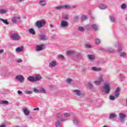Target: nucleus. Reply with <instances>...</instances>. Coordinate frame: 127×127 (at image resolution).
Wrapping results in <instances>:
<instances>
[{"label":"nucleus","mask_w":127,"mask_h":127,"mask_svg":"<svg viewBox=\"0 0 127 127\" xmlns=\"http://www.w3.org/2000/svg\"><path fill=\"white\" fill-rule=\"evenodd\" d=\"M101 89L102 92H104L105 94H109L111 91V84L109 82H105Z\"/></svg>","instance_id":"1"},{"label":"nucleus","mask_w":127,"mask_h":127,"mask_svg":"<svg viewBox=\"0 0 127 127\" xmlns=\"http://www.w3.org/2000/svg\"><path fill=\"white\" fill-rule=\"evenodd\" d=\"M104 82V75L100 74L98 76V80L94 81V84H95V85H100Z\"/></svg>","instance_id":"2"},{"label":"nucleus","mask_w":127,"mask_h":127,"mask_svg":"<svg viewBox=\"0 0 127 127\" xmlns=\"http://www.w3.org/2000/svg\"><path fill=\"white\" fill-rule=\"evenodd\" d=\"M10 38L12 39V40H14L15 41H19L21 38L18 33H13L11 34Z\"/></svg>","instance_id":"3"},{"label":"nucleus","mask_w":127,"mask_h":127,"mask_svg":"<svg viewBox=\"0 0 127 127\" xmlns=\"http://www.w3.org/2000/svg\"><path fill=\"white\" fill-rule=\"evenodd\" d=\"M45 23H46V22L43 20H39L37 21L35 23L36 26L37 27H38L39 28H41L43 26V25H45Z\"/></svg>","instance_id":"4"},{"label":"nucleus","mask_w":127,"mask_h":127,"mask_svg":"<svg viewBox=\"0 0 127 127\" xmlns=\"http://www.w3.org/2000/svg\"><path fill=\"white\" fill-rule=\"evenodd\" d=\"M68 21L65 20H62L60 24V26L61 28H65L68 27Z\"/></svg>","instance_id":"5"},{"label":"nucleus","mask_w":127,"mask_h":127,"mask_svg":"<svg viewBox=\"0 0 127 127\" xmlns=\"http://www.w3.org/2000/svg\"><path fill=\"white\" fill-rule=\"evenodd\" d=\"M57 65V61L55 60L51 61L49 63V68H55Z\"/></svg>","instance_id":"6"},{"label":"nucleus","mask_w":127,"mask_h":127,"mask_svg":"<svg viewBox=\"0 0 127 127\" xmlns=\"http://www.w3.org/2000/svg\"><path fill=\"white\" fill-rule=\"evenodd\" d=\"M45 48V45L44 44H41L39 45H37L36 47V51H42L43 49Z\"/></svg>","instance_id":"7"},{"label":"nucleus","mask_w":127,"mask_h":127,"mask_svg":"<svg viewBox=\"0 0 127 127\" xmlns=\"http://www.w3.org/2000/svg\"><path fill=\"white\" fill-rule=\"evenodd\" d=\"M16 80L20 83H23L24 82V77L21 75H18L15 77Z\"/></svg>","instance_id":"8"},{"label":"nucleus","mask_w":127,"mask_h":127,"mask_svg":"<svg viewBox=\"0 0 127 127\" xmlns=\"http://www.w3.org/2000/svg\"><path fill=\"white\" fill-rule=\"evenodd\" d=\"M71 7L69 5H63L62 6H58L56 7V9L58 10H61L62 8H70Z\"/></svg>","instance_id":"9"},{"label":"nucleus","mask_w":127,"mask_h":127,"mask_svg":"<svg viewBox=\"0 0 127 127\" xmlns=\"http://www.w3.org/2000/svg\"><path fill=\"white\" fill-rule=\"evenodd\" d=\"M120 92H121V89L119 87H117L114 93V96L116 98H119V96H120Z\"/></svg>","instance_id":"10"},{"label":"nucleus","mask_w":127,"mask_h":127,"mask_svg":"<svg viewBox=\"0 0 127 127\" xmlns=\"http://www.w3.org/2000/svg\"><path fill=\"white\" fill-rule=\"evenodd\" d=\"M73 124L74 126H76V127L80 126V123L79 122V120L77 118H74L72 120Z\"/></svg>","instance_id":"11"},{"label":"nucleus","mask_w":127,"mask_h":127,"mask_svg":"<svg viewBox=\"0 0 127 127\" xmlns=\"http://www.w3.org/2000/svg\"><path fill=\"white\" fill-rule=\"evenodd\" d=\"M104 51H107V52H110V53H114V52H116V50L109 47L105 49Z\"/></svg>","instance_id":"12"},{"label":"nucleus","mask_w":127,"mask_h":127,"mask_svg":"<svg viewBox=\"0 0 127 127\" xmlns=\"http://www.w3.org/2000/svg\"><path fill=\"white\" fill-rule=\"evenodd\" d=\"M73 92L76 96H81L82 95V91L79 89L74 90Z\"/></svg>","instance_id":"13"},{"label":"nucleus","mask_w":127,"mask_h":127,"mask_svg":"<svg viewBox=\"0 0 127 127\" xmlns=\"http://www.w3.org/2000/svg\"><path fill=\"white\" fill-rule=\"evenodd\" d=\"M92 71H94L95 72H100L102 70L101 67H97L96 66H92L91 67Z\"/></svg>","instance_id":"14"},{"label":"nucleus","mask_w":127,"mask_h":127,"mask_svg":"<svg viewBox=\"0 0 127 127\" xmlns=\"http://www.w3.org/2000/svg\"><path fill=\"white\" fill-rule=\"evenodd\" d=\"M39 4L41 6H45L46 5V0H41L39 1Z\"/></svg>","instance_id":"15"},{"label":"nucleus","mask_w":127,"mask_h":127,"mask_svg":"<svg viewBox=\"0 0 127 127\" xmlns=\"http://www.w3.org/2000/svg\"><path fill=\"white\" fill-rule=\"evenodd\" d=\"M125 118H126V115H125L124 113H120L119 120H120V121L123 122L124 120H125Z\"/></svg>","instance_id":"16"},{"label":"nucleus","mask_w":127,"mask_h":127,"mask_svg":"<svg viewBox=\"0 0 127 127\" xmlns=\"http://www.w3.org/2000/svg\"><path fill=\"white\" fill-rule=\"evenodd\" d=\"M23 112L25 116H29V114H30V111L26 108L23 109Z\"/></svg>","instance_id":"17"},{"label":"nucleus","mask_w":127,"mask_h":127,"mask_svg":"<svg viewBox=\"0 0 127 127\" xmlns=\"http://www.w3.org/2000/svg\"><path fill=\"white\" fill-rule=\"evenodd\" d=\"M98 7L100 9H106V8H107V5H106V4L102 3L98 6Z\"/></svg>","instance_id":"18"},{"label":"nucleus","mask_w":127,"mask_h":127,"mask_svg":"<svg viewBox=\"0 0 127 127\" xmlns=\"http://www.w3.org/2000/svg\"><path fill=\"white\" fill-rule=\"evenodd\" d=\"M95 58H96V57L95 56V55H88V59H89V60H90L91 61H94Z\"/></svg>","instance_id":"19"},{"label":"nucleus","mask_w":127,"mask_h":127,"mask_svg":"<svg viewBox=\"0 0 127 127\" xmlns=\"http://www.w3.org/2000/svg\"><path fill=\"white\" fill-rule=\"evenodd\" d=\"M39 37L41 40L45 41L47 39V37L45 35H39Z\"/></svg>","instance_id":"20"},{"label":"nucleus","mask_w":127,"mask_h":127,"mask_svg":"<svg viewBox=\"0 0 127 127\" xmlns=\"http://www.w3.org/2000/svg\"><path fill=\"white\" fill-rule=\"evenodd\" d=\"M28 81H30V82H35V78L33 76H30L27 78Z\"/></svg>","instance_id":"21"},{"label":"nucleus","mask_w":127,"mask_h":127,"mask_svg":"<svg viewBox=\"0 0 127 127\" xmlns=\"http://www.w3.org/2000/svg\"><path fill=\"white\" fill-rule=\"evenodd\" d=\"M15 51H16V52H17V53H19L20 52H22V51H23V48L22 47H18V48H16Z\"/></svg>","instance_id":"22"},{"label":"nucleus","mask_w":127,"mask_h":127,"mask_svg":"<svg viewBox=\"0 0 127 127\" xmlns=\"http://www.w3.org/2000/svg\"><path fill=\"white\" fill-rule=\"evenodd\" d=\"M41 79H42V77H41V76L39 75H37L35 77V82H37V81H39L41 80Z\"/></svg>","instance_id":"23"},{"label":"nucleus","mask_w":127,"mask_h":127,"mask_svg":"<svg viewBox=\"0 0 127 127\" xmlns=\"http://www.w3.org/2000/svg\"><path fill=\"white\" fill-rule=\"evenodd\" d=\"M29 32L30 34H32V35H35V30H34L33 28L29 29Z\"/></svg>","instance_id":"24"},{"label":"nucleus","mask_w":127,"mask_h":127,"mask_svg":"<svg viewBox=\"0 0 127 127\" xmlns=\"http://www.w3.org/2000/svg\"><path fill=\"white\" fill-rule=\"evenodd\" d=\"M0 21H2L3 23H4L6 25H8V24H9L8 22H7V19H3L2 18H0Z\"/></svg>","instance_id":"25"},{"label":"nucleus","mask_w":127,"mask_h":127,"mask_svg":"<svg viewBox=\"0 0 127 127\" xmlns=\"http://www.w3.org/2000/svg\"><path fill=\"white\" fill-rule=\"evenodd\" d=\"M115 118H117V114H111L110 115L109 119L110 120H112L113 119H115Z\"/></svg>","instance_id":"26"},{"label":"nucleus","mask_w":127,"mask_h":127,"mask_svg":"<svg viewBox=\"0 0 127 127\" xmlns=\"http://www.w3.org/2000/svg\"><path fill=\"white\" fill-rule=\"evenodd\" d=\"M55 126L56 127H61V123H60L59 120H58L57 122H56Z\"/></svg>","instance_id":"27"},{"label":"nucleus","mask_w":127,"mask_h":127,"mask_svg":"<svg viewBox=\"0 0 127 127\" xmlns=\"http://www.w3.org/2000/svg\"><path fill=\"white\" fill-rule=\"evenodd\" d=\"M74 53H75V52L73 51H67L66 52V54L67 56L72 55V54H74Z\"/></svg>","instance_id":"28"},{"label":"nucleus","mask_w":127,"mask_h":127,"mask_svg":"<svg viewBox=\"0 0 127 127\" xmlns=\"http://www.w3.org/2000/svg\"><path fill=\"white\" fill-rule=\"evenodd\" d=\"M127 4L126 3H123L121 5V8H122V9L125 10L127 8Z\"/></svg>","instance_id":"29"},{"label":"nucleus","mask_w":127,"mask_h":127,"mask_svg":"<svg viewBox=\"0 0 127 127\" xmlns=\"http://www.w3.org/2000/svg\"><path fill=\"white\" fill-rule=\"evenodd\" d=\"M78 30L81 32H84V31H85V28L82 26H79L78 28Z\"/></svg>","instance_id":"30"},{"label":"nucleus","mask_w":127,"mask_h":127,"mask_svg":"<svg viewBox=\"0 0 127 127\" xmlns=\"http://www.w3.org/2000/svg\"><path fill=\"white\" fill-rule=\"evenodd\" d=\"M42 93L43 94H46V90H45V89L43 88H41L40 90V94H42Z\"/></svg>","instance_id":"31"},{"label":"nucleus","mask_w":127,"mask_h":127,"mask_svg":"<svg viewBox=\"0 0 127 127\" xmlns=\"http://www.w3.org/2000/svg\"><path fill=\"white\" fill-rule=\"evenodd\" d=\"M0 104H2V105H7L8 104V101L6 100H2L0 101Z\"/></svg>","instance_id":"32"},{"label":"nucleus","mask_w":127,"mask_h":127,"mask_svg":"<svg viewBox=\"0 0 127 127\" xmlns=\"http://www.w3.org/2000/svg\"><path fill=\"white\" fill-rule=\"evenodd\" d=\"M127 56V53L126 52H122L120 54V57H126Z\"/></svg>","instance_id":"33"},{"label":"nucleus","mask_w":127,"mask_h":127,"mask_svg":"<svg viewBox=\"0 0 127 127\" xmlns=\"http://www.w3.org/2000/svg\"><path fill=\"white\" fill-rule=\"evenodd\" d=\"M6 10L3 9H0V13L1 14H4L5 13H6Z\"/></svg>","instance_id":"34"},{"label":"nucleus","mask_w":127,"mask_h":127,"mask_svg":"<svg viewBox=\"0 0 127 127\" xmlns=\"http://www.w3.org/2000/svg\"><path fill=\"white\" fill-rule=\"evenodd\" d=\"M81 19L82 21H84V20L88 19V17L86 15H82L81 17Z\"/></svg>","instance_id":"35"},{"label":"nucleus","mask_w":127,"mask_h":127,"mask_svg":"<svg viewBox=\"0 0 127 127\" xmlns=\"http://www.w3.org/2000/svg\"><path fill=\"white\" fill-rule=\"evenodd\" d=\"M91 26L94 29V30L97 31L98 30V26L96 24L91 25Z\"/></svg>","instance_id":"36"},{"label":"nucleus","mask_w":127,"mask_h":127,"mask_svg":"<svg viewBox=\"0 0 127 127\" xmlns=\"http://www.w3.org/2000/svg\"><path fill=\"white\" fill-rule=\"evenodd\" d=\"M95 44H97L98 45H99V44H100V43H101V40H100V39H96L95 40Z\"/></svg>","instance_id":"37"},{"label":"nucleus","mask_w":127,"mask_h":127,"mask_svg":"<svg viewBox=\"0 0 127 127\" xmlns=\"http://www.w3.org/2000/svg\"><path fill=\"white\" fill-rule=\"evenodd\" d=\"M66 82L67 84H71V83H72V79L71 78H67L66 80Z\"/></svg>","instance_id":"38"},{"label":"nucleus","mask_w":127,"mask_h":127,"mask_svg":"<svg viewBox=\"0 0 127 127\" xmlns=\"http://www.w3.org/2000/svg\"><path fill=\"white\" fill-rule=\"evenodd\" d=\"M113 46L114 48H117V47H119V42H116L113 44Z\"/></svg>","instance_id":"39"},{"label":"nucleus","mask_w":127,"mask_h":127,"mask_svg":"<svg viewBox=\"0 0 127 127\" xmlns=\"http://www.w3.org/2000/svg\"><path fill=\"white\" fill-rule=\"evenodd\" d=\"M58 56L59 58H60V59H62L63 60H64L65 59V57H64V56H63V55H59Z\"/></svg>","instance_id":"40"},{"label":"nucleus","mask_w":127,"mask_h":127,"mask_svg":"<svg viewBox=\"0 0 127 127\" xmlns=\"http://www.w3.org/2000/svg\"><path fill=\"white\" fill-rule=\"evenodd\" d=\"M12 21L13 23H16L17 22V19H16V17H14L12 19Z\"/></svg>","instance_id":"41"},{"label":"nucleus","mask_w":127,"mask_h":127,"mask_svg":"<svg viewBox=\"0 0 127 127\" xmlns=\"http://www.w3.org/2000/svg\"><path fill=\"white\" fill-rule=\"evenodd\" d=\"M25 94L26 95H32V91H25Z\"/></svg>","instance_id":"42"},{"label":"nucleus","mask_w":127,"mask_h":127,"mask_svg":"<svg viewBox=\"0 0 127 127\" xmlns=\"http://www.w3.org/2000/svg\"><path fill=\"white\" fill-rule=\"evenodd\" d=\"M64 117L68 118V117H70V116H71V114H70V113H65L64 114Z\"/></svg>","instance_id":"43"},{"label":"nucleus","mask_w":127,"mask_h":127,"mask_svg":"<svg viewBox=\"0 0 127 127\" xmlns=\"http://www.w3.org/2000/svg\"><path fill=\"white\" fill-rule=\"evenodd\" d=\"M110 100H111V101H115V100H116V97H115V96H110Z\"/></svg>","instance_id":"44"},{"label":"nucleus","mask_w":127,"mask_h":127,"mask_svg":"<svg viewBox=\"0 0 127 127\" xmlns=\"http://www.w3.org/2000/svg\"><path fill=\"white\" fill-rule=\"evenodd\" d=\"M33 92H34V93H40V91L39 90H38V89H37L34 88L33 89Z\"/></svg>","instance_id":"45"},{"label":"nucleus","mask_w":127,"mask_h":127,"mask_svg":"<svg viewBox=\"0 0 127 127\" xmlns=\"http://www.w3.org/2000/svg\"><path fill=\"white\" fill-rule=\"evenodd\" d=\"M57 118L60 119V118H62V114L59 113L57 114Z\"/></svg>","instance_id":"46"},{"label":"nucleus","mask_w":127,"mask_h":127,"mask_svg":"<svg viewBox=\"0 0 127 127\" xmlns=\"http://www.w3.org/2000/svg\"><path fill=\"white\" fill-rule=\"evenodd\" d=\"M110 20L112 21V22H115L116 19H115V17H110Z\"/></svg>","instance_id":"47"},{"label":"nucleus","mask_w":127,"mask_h":127,"mask_svg":"<svg viewBox=\"0 0 127 127\" xmlns=\"http://www.w3.org/2000/svg\"><path fill=\"white\" fill-rule=\"evenodd\" d=\"M123 49L124 48H123V47H119L118 49V52H122V51H123Z\"/></svg>","instance_id":"48"},{"label":"nucleus","mask_w":127,"mask_h":127,"mask_svg":"<svg viewBox=\"0 0 127 127\" xmlns=\"http://www.w3.org/2000/svg\"><path fill=\"white\" fill-rule=\"evenodd\" d=\"M63 18H64V19H65V20L68 19V15H67V14L64 15L63 16Z\"/></svg>","instance_id":"49"},{"label":"nucleus","mask_w":127,"mask_h":127,"mask_svg":"<svg viewBox=\"0 0 127 127\" xmlns=\"http://www.w3.org/2000/svg\"><path fill=\"white\" fill-rule=\"evenodd\" d=\"M66 121H67V119H66L65 118H61V122L62 123H63V122H66Z\"/></svg>","instance_id":"50"},{"label":"nucleus","mask_w":127,"mask_h":127,"mask_svg":"<svg viewBox=\"0 0 127 127\" xmlns=\"http://www.w3.org/2000/svg\"><path fill=\"white\" fill-rule=\"evenodd\" d=\"M86 47H87V48H92V45L87 44L86 45Z\"/></svg>","instance_id":"51"},{"label":"nucleus","mask_w":127,"mask_h":127,"mask_svg":"<svg viewBox=\"0 0 127 127\" xmlns=\"http://www.w3.org/2000/svg\"><path fill=\"white\" fill-rule=\"evenodd\" d=\"M88 87H89V88H92L93 87V84L92 83H88Z\"/></svg>","instance_id":"52"},{"label":"nucleus","mask_w":127,"mask_h":127,"mask_svg":"<svg viewBox=\"0 0 127 127\" xmlns=\"http://www.w3.org/2000/svg\"><path fill=\"white\" fill-rule=\"evenodd\" d=\"M74 18L75 20H77V19H79V16H74Z\"/></svg>","instance_id":"53"},{"label":"nucleus","mask_w":127,"mask_h":127,"mask_svg":"<svg viewBox=\"0 0 127 127\" xmlns=\"http://www.w3.org/2000/svg\"><path fill=\"white\" fill-rule=\"evenodd\" d=\"M18 94V95H21V94H22V91H20V90H18L17 91Z\"/></svg>","instance_id":"54"},{"label":"nucleus","mask_w":127,"mask_h":127,"mask_svg":"<svg viewBox=\"0 0 127 127\" xmlns=\"http://www.w3.org/2000/svg\"><path fill=\"white\" fill-rule=\"evenodd\" d=\"M17 63H22V60L20 59L17 61Z\"/></svg>","instance_id":"55"},{"label":"nucleus","mask_w":127,"mask_h":127,"mask_svg":"<svg viewBox=\"0 0 127 127\" xmlns=\"http://www.w3.org/2000/svg\"><path fill=\"white\" fill-rule=\"evenodd\" d=\"M82 70L83 72H85V71H86V67H82Z\"/></svg>","instance_id":"56"},{"label":"nucleus","mask_w":127,"mask_h":127,"mask_svg":"<svg viewBox=\"0 0 127 127\" xmlns=\"http://www.w3.org/2000/svg\"><path fill=\"white\" fill-rule=\"evenodd\" d=\"M33 111H39V108H34Z\"/></svg>","instance_id":"57"},{"label":"nucleus","mask_w":127,"mask_h":127,"mask_svg":"<svg viewBox=\"0 0 127 127\" xmlns=\"http://www.w3.org/2000/svg\"><path fill=\"white\" fill-rule=\"evenodd\" d=\"M16 18L17 20H20V16H18L17 17H16Z\"/></svg>","instance_id":"58"},{"label":"nucleus","mask_w":127,"mask_h":127,"mask_svg":"<svg viewBox=\"0 0 127 127\" xmlns=\"http://www.w3.org/2000/svg\"><path fill=\"white\" fill-rule=\"evenodd\" d=\"M3 49L0 50V54H1L2 53H3Z\"/></svg>","instance_id":"59"},{"label":"nucleus","mask_w":127,"mask_h":127,"mask_svg":"<svg viewBox=\"0 0 127 127\" xmlns=\"http://www.w3.org/2000/svg\"><path fill=\"white\" fill-rule=\"evenodd\" d=\"M72 7V8H76V7H77V5H73Z\"/></svg>","instance_id":"60"},{"label":"nucleus","mask_w":127,"mask_h":127,"mask_svg":"<svg viewBox=\"0 0 127 127\" xmlns=\"http://www.w3.org/2000/svg\"><path fill=\"white\" fill-rule=\"evenodd\" d=\"M0 127H5V124H3L0 126Z\"/></svg>","instance_id":"61"},{"label":"nucleus","mask_w":127,"mask_h":127,"mask_svg":"<svg viewBox=\"0 0 127 127\" xmlns=\"http://www.w3.org/2000/svg\"><path fill=\"white\" fill-rule=\"evenodd\" d=\"M50 27H51L52 28H53V27H54L53 25L51 24V25H50Z\"/></svg>","instance_id":"62"},{"label":"nucleus","mask_w":127,"mask_h":127,"mask_svg":"<svg viewBox=\"0 0 127 127\" xmlns=\"http://www.w3.org/2000/svg\"><path fill=\"white\" fill-rule=\"evenodd\" d=\"M24 0H19V1H23Z\"/></svg>","instance_id":"63"},{"label":"nucleus","mask_w":127,"mask_h":127,"mask_svg":"<svg viewBox=\"0 0 127 127\" xmlns=\"http://www.w3.org/2000/svg\"><path fill=\"white\" fill-rule=\"evenodd\" d=\"M92 19H94V17H92Z\"/></svg>","instance_id":"64"}]
</instances>
